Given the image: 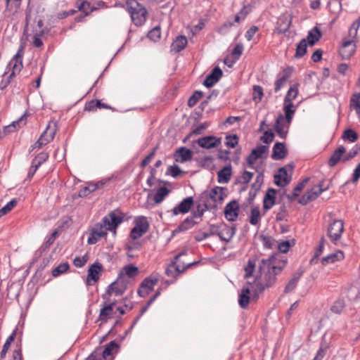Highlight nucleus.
Here are the masks:
<instances>
[{"label": "nucleus", "mask_w": 360, "mask_h": 360, "mask_svg": "<svg viewBox=\"0 0 360 360\" xmlns=\"http://www.w3.org/2000/svg\"><path fill=\"white\" fill-rule=\"evenodd\" d=\"M89 259L87 254H85L83 257H76L73 260V264L76 267L81 268L85 265Z\"/></svg>", "instance_id": "nucleus-64"}, {"label": "nucleus", "mask_w": 360, "mask_h": 360, "mask_svg": "<svg viewBox=\"0 0 360 360\" xmlns=\"http://www.w3.org/2000/svg\"><path fill=\"white\" fill-rule=\"evenodd\" d=\"M295 243V240L282 241L278 244V248L279 252L282 253H286L288 252L290 247L294 245Z\"/></svg>", "instance_id": "nucleus-52"}, {"label": "nucleus", "mask_w": 360, "mask_h": 360, "mask_svg": "<svg viewBox=\"0 0 360 360\" xmlns=\"http://www.w3.org/2000/svg\"><path fill=\"white\" fill-rule=\"evenodd\" d=\"M115 347H117V344L115 341H111L105 345L103 349L101 347L96 348L91 354L94 355L97 360H105L112 354V352Z\"/></svg>", "instance_id": "nucleus-15"}, {"label": "nucleus", "mask_w": 360, "mask_h": 360, "mask_svg": "<svg viewBox=\"0 0 360 360\" xmlns=\"http://www.w3.org/2000/svg\"><path fill=\"white\" fill-rule=\"evenodd\" d=\"M124 214L119 209L111 211L107 216L104 217L102 222L106 230L114 231L116 233L117 227L123 221Z\"/></svg>", "instance_id": "nucleus-7"}, {"label": "nucleus", "mask_w": 360, "mask_h": 360, "mask_svg": "<svg viewBox=\"0 0 360 360\" xmlns=\"http://www.w3.org/2000/svg\"><path fill=\"white\" fill-rule=\"evenodd\" d=\"M243 51V46L242 44H238L235 46L231 51L232 57L234 58V60L232 63H235L236 60L239 59L240 56L242 55Z\"/></svg>", "instance_id": "nucleus-57"}, {"label": "nucleus", "mask_w": 360, "mask_h": 360, "mask_svg": "<svg viewBox=\"0 0 360 360\" xmlns=\"http://www.w3.org/2000/svg\"><path fill=\"white\" fill-rule=\"evenodd\" d=\"M186 254L187 250H183L174 257V260L166 269L165 274H167V276L172 277L173 278L175 279L181 273H183L186 269L198 263V262H191L187 264L186 266H181L180 264H177L176 263L179 261V259L181 256L186 255Z\"/></svg>", "instance_id": "nucleus-6"}, {"label": "nucleus", "mask_w": 360, "mask_h": 360, "mask_svg": "<svg viewBox=\"0 0 360 360\" xmlns=\"http://www.w3.org/2000/svg\"><path fill=\"white\" fill-rule=\"evenodd\" d=\"M203 204H198L196 206V209L193 210L191 212V216L193 217L194 219L196 218H201L202 215L204 214V212L211 208V204H209L205 201L204 200H202Z\"/></svg>", "instance_id": "nucleus-39"}, {"label": "nucleus", "mask_w": 360, "mask_h": 360, "mask_svg": "<svg viewBox=\"0 0 360 360\" xmlns=\"http://www.w3.org/2000/svg\"><path fill=\"white\" fill-rule=\"evenodd\" d=\"M198 222L194 220L193 217L188 216L178 226L177 230L179 231H186L193 228Z\"/></svg>", "instance_id": "nucleus-43"}, {"label": "nucleus", "mask_w": 360, "mask_h": 360, "mask_svg": "<svg viewBox=\"0 0 360 360\" xmlns=\"http://www.w3.org/2000/svg\"><path fill=\"white\" fill-rule=\"evenodd\" d=\"M69 267L70 265L68 262L61 263L52 270V276L53 277H57L60 274L66 272L68 270Z\"/></svg>", "instance_id": "nucleus-49"}, {"label": "nucleus", "mask_w": 360, "mask_h": 360, "mask_svg": "<svg viewBox=\"0 0 360 360\" xmlns=\"http://www.w3.org/2000/svg\"><path fill=\"white\" fill-rule=\"evenodd\" d=\"M25 53V46L23 44H21L18 49L15 55L10 60L7 68L11 70L12 72L8 74L6 72L3 75V79L1 82V88L6 87L11 82V79L15 77L16 74H18L22 68V58Z\"/></svg>", "instance_id": "nucleus-3"}, {"label": "nucleus", "mask_w": 360, "mask_h": 360, "mask_svg": "<svg viewBox=\"0 0 360 360\" xmlns=\"http://www.w3.org/2000/svg\"><path fill=\"white\" fill-rule=\"evenodd\" d=\"M56 131V129L55 126L51 127L50 125H48L39 139H43L42 142L46 145L53 139Z\"/></svg>", "instance_id": "nucleus-38"}, {"label": "nucleus", "mask_w": 360, "mask_h": 360, "mask_svg": "<svg viewBox=\"0 0 360 360\" xmlns=\"http://www.w3.org/2000/svg\"><path fill=\"white\" fill-rule=\"evenodd\" d=\"M127 289V281L120 278L118 276L117 280L112 282L106 290V292L102 295L103 300H108L112 293L116 296L122 295Z\"/></svg>", "instance_id": "nucleus-10"}, {"label": "nucleus", "mask_w": 360, "mask_h": 360, "mask_svg": "<svg viewBox=\"0 0 360 360\" xmlns=\"http://www.w3.org/2000/svg\"><path fill=\"white\" fill-rule=\"evenodd\" d=\"M170 190L165 186H161L156 191L153 195V200L156 204L162 202L169 195Z\"/></svg>", "instance_id": "nucleus-42"}, {"label": "nucleus", "mask_w": 360, "mask_h": 360, "mask_svg": "<svg viewBox=\"0 0 360 360\" xmlns=\"http://www.w3.org/2000/svg\"><path fill=\"white\" fill-rule=\"evenodd\" d=\"M288 215V212L286 209L285 205L283 204L279 207L278 210L276 212V221H281L285 219Z\"/></svg>", "instance_id": "nucleus-55"}, {"label": "nucleus", "mask_w": 360, "mask_h": 360, "mask_svg": "<svg viewBox=\"0 0 360 360\" xmlns=\"http://www.w3.org/2000/svg\"><path fill=\"white\" fill-rule=\"evenodd\" d=\"M345 307V302L343 300H338L331 307V311L335 314H340Z\"/></svg>", "instance_id": "nucleus-58"}, {"label": "nucleus", "mask_w": 360, "mask_h": 360, "mask_svg": "<svg viewBox=\"0 0 360 360\" xmlns=\"http://www.w3.org/2000/svg\"><path fill=\"white\" fill-rule=\"evenodd\" d=\"M134 226L131 229L129 236L132 240H136L148 232L149 222L145 216H139L134 219Z\"/></svg>", "instance_id": "nucleus-8"}, {"label": "nucleus", "mask_w": 360, "mask_h": 360, "mask_svg": "<svg viewBox=\"0 0 360 360\" xmlns=\"http://www.w3.org/2000/svg\"><path fill=\"white\" fill-rule=\"evenodd\" d=\"M304 273L303 270L299 269L292 274V278L288 281L285 287L284 292L289 293L293 291L298 283L299 280Z\"/></svg>", "instance_id": "nucleus-29"}, {"label": "nucleus", "mask_w": 360, "mask_h": 360, "mask_svg": "<svg viewBox=\"0 0 360 360\" xmlns=\"http://www.w3.org/2000/svg\"><path fill=\"white\" fill-rule=\"evenodd\" d=\"M221 143V139L213 136H207L200 138L198 144L203 148L210 149L218 146Z\"/></svg>", "instance_id": "nucleus-22"}, {"label": "nucleus", "mask_w": 360, "mask_h": 360, "mask_svg": "<svg viewBox=\"0 0 360 360\" xmlns=\"http://www.w3.org/2000/svg\"><path fill=\"white\" fill-rule=\"evenodd\" d=\"M22 0H0L1 2H4L6 5V12L9 13L11 15H14L17 13L20 8Z\"/></svg>", "instance_id": "nucleus-32"}, {"label": "nucleus", "mask_w": 360, "mask_h": 360, "mask_svg": "<svg viewBox=\"0 0 360 360\" xmlns=\"http://www.w3.org/2000/svg\"><path fill=\"white\" fill-rule=\"evenodd\" d=\"M193 205L194 200L193 197H187L172 209L173 214L178 215L179 214L188 213Z\"/></svg>", "instance_id": "nucleus-17"}, {"label": "nucleus", "mask_w": 360, "mask_h": 360, "mask_svg": "<svg viewBox=\"0 0 360 360\" xmlns=\"http://www.w3.org/2000/svg\"><path fill=\"white\" fill-rule=\"evenodd\" d=\"M102 265L98 262L91 264L88 270V274L86 277V283L90 285V282L92 281L96 282L99 279L100 272L102 270Z\"/></svg>", "instance_id": "nucleus-25"}, {"label": "nucleus", "mask_w": 360, "mask_h": 360, "mask_svg": "<svg viewBox=\"0 0 360 360\" xmlns=\"http://www.w3.org/2000/svg\"><path fill=\"white\" fill-rule=\"evenodd\" d=\"M288 150L284 143L276 142L273 148L271 158L275 160H282L286 157Z\"/></svg>", "instance_id": "nucleus-24"}, {"label": "nucleus", "mask_w": 360, "mask_h": 360, "mask_svg": "<svg viewBox=\"0 0 360 360\" xmlns=\"http://www.w3.org/2000/svg\"><path fill=\"white\" fill-rule=\"evenodd\" d=\"M286 263V260L279 259L275 255L261 260L259 264V281L257 283L260 292L271 287L276 283V276L281 274Z\"/></svg>", "instance_id": "nucleus-1"}, {"label": "nucleus", "mask_w": 360, "mask_h": 360, "mask_svg": "<svg viewBox=\"0 0 360 360\" xmlns=\"http://www.w3.org/2000/svg\"><path fill=\"white\" fill-rule=\"evenodd\" d=\"M203 93L200 91H195L188 101V105L193 107L196 105L198 101L202 97Z\"/></svg>", "instance_id": "nucleus-54"}, {"label": "nucleus", "mask_w": 360, "mask_h": 360, "mask_svg": "<svg viewBox=\"0 0 360 360\" xmlns=\"http://www.w3.org/2000/svg\"><path fill=\"white\" fill-rule=\"evenodd\" d=\"M309 180V178L307 177L304 179L302 181L299 182L297 184V186L294 188L292 193L291 194L287 195V198L288 199V200L294 201L300 195V193L303 190Z\"/></svg>", "instance_id": "nucleus-34"}, {"label": "nucleus", "mask_w": 360, "mask_h": 360, "mask_svg": "<svg viewBox=\"0 0 360 360\" xmlns=\"http://www.w3.org/2000/svg\"><path fill=\"white\" fill-rule=\"evenodd\" d=\"M109 181L110 179H104L96 182H91L79 190L78 195L81 198L86 197L89 193L103 188Z\"/></svg>", "instance_id": "nucleus-14"}, {"label": "nucleus", "mask_w": 360, "mask_h": 360, "mask_svg": "<svg viewBox=\"0 0 360 360\" xmlns=\"http://www.w3.org/2000/svg\"><path fill=\"white\" fill-rule=\"evenodd\" d=\"M25 53V46L23 44H21L18 49L15 55L10 60L7 68L11 70L12 72L8 74L6 72L3 75V79L1 82V88L6 87L11 82V79L15 77L16 74H18L22 68V58Z\"/></svg>", "instance_id": "nucleus-2"}, {"label": "nucleus", "mask_w": 360, "mask_h": 360, "mask_svg": "<svg viewBox=\"0 0 360 360\" xmlns=\"http://www.w3.org/2000/svg\"><path fill=\"white\" fill-rule=\"evenodd\" d=\"M358 134L352 129H347L344 131L342 138L344 140H347L351 143H354L358 139Z\"/></svg>", "instance_id": "nucleus-46"}, {"label": "nucleus", "mask_w": 360, "mask_h": 360, "mask_svg": "<svg viewBox=\"0 0 360 360\" xmlns=\"http://www.w3.org/2000/svg\"><path fill=\"white\" fill-rule=\"evenodd\" d=\"M106 227L104 226L103 224H97L91 229L89 236L87 240V243L89 245L96 244L101 238L107 236Z\"/></svg>", "instance_id": "nucleus-13"}, {"label": "nucleus", "mask_w": 360, "mask_h": 360, "mask_svg": "<svg viewBox=\"0 0 360 360\" xmlns=\"http://www.w3.org/2000/svg\"><path fill=\"white\" fill-rule=\"evenodd\" d=\"M78 8L80 11L84 13L85 16L88 15L91 12L97 10V8L91 7V4L87 1H82L78 6Z\"/></svg>", "instance_id": "nucleus-51"}, {"label": "nucleus", "mask_w": 360, "mask_h": 360, "mask_svg": "<svg viewBox=\"0 0 360 360\" xmlns=\"http://www.w3.org/2000/svg\"><path fill=\"white\" fill-rule=\"evenodd\" d=\"M26 124V114L22 115L18 120L13 122L5 127V131L11 133Z\"/></svg>", "instance_id": "nucleus-41"}, {"label": "nucleus", "mask_w": 360, "mask_h": 360, "mask_svg": "<svg viewBox=\"0 0 360 360\" xmlns=\"http://www.w3.org/2000/svg\"><path fill=\"white\" fill-rule=\"evenodd\" d=\"M278 172L274 175V182L278 186L284 187L290 183V179L287 177V170L285 167H281Z\"/></svg>", "instance_id": "nucleus-31"}, {"label": "nucleus", "mask_w": 360, "mask_h": 360, "mask_svg": "<svg viewBox=\"0 0 360 360\" xmlns=\"http://www.w3.org/2000/svg\"><path fill=\"white\" fill-rule=\"evenodd\" d=\"M226 188L215 186L210 193H204L201 195V200L205 201L207 199H211L213 201V205H211V207H217V203H221L224 199L226 197Z\"/></svg>", "instance_id": "nucleus-9"}, {"label": "nucleus", "mask_w": 360, "mask_h": 360, "mask_svg": "<svg viewBox=\"0 0 360 360\" xmlns=\"http://www.w3.org/2000/svg\"><path fill=\"white\" fill-rule=\"evenodd\" d=\"M231 165L229 163L223 169L219 170L217 174V181L220 184H227L231 177Z\"/></svg>", "instance_id": "nucleus-30"}, {"label": "nucleus", "mask_w": 360, "mask_h": 360, "mask_svg": "<svg viewBox=\"0 0 360 360\" xmlns=\"http://www.w3.org/2000/svg\"><path fill=\"white\" fill-rule=\"evenodd\" d=\"M321 37V32L317 27H313L309 31L307 41H308L309 45L312 46L316 43Z\"/></svg>", "instance_id": "nucleus-37"}, {"label": "nucleus", "mask_w": 360, "mask_h": 360, "mask_svg": "<svg viewBox=\"0 0 360 360\" xmlns=\"http://www.w3.org/2000/svg\"><path fill=\"white\" fill-rule=\"evenodd\" d=\"M161 31L160 26H156L152 29L148 34V37L153 41H157L160 39Z\"/></svg>", "instance_id": "nucleus-56"}, {"label": "nucleus", "mask_w": 360, "mask_h": 360, "mask_svg": "<svg viewBox=\"0 0 360 360\" xmlns=\"http://www.w3.org/2000/svg\"><path fill=\"white\" fill-rule=\"evenodd\" d=\"M360 152V145L356 144L348 153L345 151L343 158V162H345L354 157H356Z\"/></svg>", "instance_id": "nucleus-50"}, {"label": "nucleus", "mask_w": 360, "mask_h": 360, "mask_svg": "<svg viewBox=\"0 0 360 360\" xmlns=\"http://www.w3.org/2000/svg\"><path fill=\"white\" fill-rule=\"evenodd\" d=\"M223 72L222 70L217 66L215 67L209 74L205 81L203 82V84L208 88L213 86L220 78L222 77Z\"/></svg>", "instance_id": "nucleus-19"}, {"label": "nucleus", "mask_w": 360, "mask_h": 360, "mask_svg": "<svg viewBox=\"0 0 360 360\" xmlns=\"http://www.w3.org/2000/svg\"><path fill=\"white\" fill-rule=\"evenodd\" d=\"M139 271L138 267L133 264H129L122 268L121 271L119 273L118 276L122 280H124V276L129 278H134L139 274Z\"/></svg>", "instance_id": "nucleus-28"}, {"label": "nucleus", "mask_w": 360, "mask_h": 360, "mask_svg": "<svg viewBox=\"0 0 360 360\" xmlns=\"http://www.w3.org/2000/svg\"><path fill=\"white\" fill-rule=\"evenodd\" d=\"M355 52V45L353 40H347L342 43L340 54L342 59L348 60Z\"/></svg>", "instance_id": "nucleus-23"}, {"label": "nucleus", "mask_w": 360, "mask_h": 360, "mask_svg": "<svg viewBox=\"0 0 360 360\" xmlns=\"http://www.w3.org/2000/svg\"><path fill=\"white\" fill-rule=\"evenodd\" d=\"M17 205V200L13 199L8 202L5 206L0 209V217L10 212Z\"/></svg>", "instance_id": "nucleus-61"}, {"label": "nucleus", "mask_w": 360, "mask_h": 360, "mask_svg": "<svg viewBox=\"0 0 360 360\" xmlns=\"http://www.w3.org/2000/svg\"><path fill=\"white\" fill-rule=\"evenodd\" d=\"M49 158V154L47 153L41 152L39 153L32 161L35 165H37L38 167H40L41 164L46 162Z\"/></svg>", "instance_id": "nucleus-53"}, {"label": "nucleus", "mask_w": 360, "mask_h": 360, "mask_svg": "<svg viewBox=\"0 0 360 360\" xmlns=\"http://www.w3.org/2000/svg\"><path fill=\"white\" fill-rule=\"evenodd\" d=\"M276 193L274 188H270L267 190L263 200V209L265 210H270L276 203Z\"/></svg>", "instance_id": "nucleus-27"}, {"label": "nucleus", "mask_w": 360, "mask_h": 360, "mask_svg": "<svg viewBox=\"0 0 360 360\" xmlns=\"http://www.w3.org/2000/svg\"><path fill=\"white\" fill-rule=\"evenodd\" d=\"M298 94L297 85H293L288 89L285 98V102H292V100L295 99Z\"/></svg>", "instance_id": "nucleus-48"}, {"label": "nucleus", "mask_w": 360, "mask_h": 360, "mask_svg": "<svg viewBox=\"0 0 360 360\" xmlns=\"http://www.w3.org/2000/svg\"><path fill=\"white\" fill-rule=\"evenodd\" d=\"M343 231V221L340 219L334 220L329 224L328 236L330 238L331 242L335 243L341 238Z\"/></svg>", "instance_id": "nucleus-11"}, {"label": "nucleus", "mask_w": 360, "mask_h": 360, "mask_svg": "<svg viewBox=\"0 0 360 360\" xmlns=\"http://www.w3.org/2000/svg\"><path fill=\"white\" fill-rule=\"evenodd\" d=\"M264 181V174L262 173H259L255 180V182L252 184L251 188L252 190H255L256 191H259L261 188V186Z\"/></svg>", "instance_id": "nucleus-62"}, {"label": "nucleus", "mask_w": 360, "mask_h": 360, "mask_svg": "<svg viewBox=\"0 0 360 360\" xmlns=\"http://www.w3.org/2000/svg\"><path fill=\"white\" fill-rule=\"evenodd\" d=\"M344 258V253L342 251H338L335 253L328 255L321 259L323 265L335 263L337 261H340Z\"/></svg>", "instance_id": "nucleus-36"}, {"label": "nucleus", "mask_w": 360, "mask_h": 360, "mask_svg": "<svg viewBox=\"0 0 360 360\" xmlns=\"http://www.w3.org/2000/svg\"><path fill=\"white\" fill-rule=\"evenodd\" d=\"M187 42V38L185 36H178L172 44L171 49L176 53L180 52L185 49Z\"/></svg>", "instance_id": "nucleus-33"}, {"label": "nucleus", "mask_w": 360, "mask_h": 360, "mask_svg": "<svg viewBox=\"0 0 360 360\" xmlns=\"http://www.w3.org/2000/svg\"><path fill=\"white\" fill-rule=\"evenodd\" d=\"M115 306V302H112L108 304L105 302L103 304V307L100 310L98 320L101 321L102 323H106L108 319L112 317Z\"/></svg>", "instance_id": "nucleus-18"}, {"label": "nucleus", "mask_w": 360, "mask_h": 360, "mask_svg": "<svg viewBox=\"0 0 360 360\" xmlns=\"http://www.w3.org/2000/svg\"><path fill=\"white\" fill-rule=\"evenodd\" d=\"M250 293L249 288L245 287L241 290L238 297V304L242 309H246L250 302Z\"/></svg>", "instance_id": "nucleus-35"}, {"label": "nucleus", "mask_w": 360, "mask_h": 360, "mask_svg": "<svg viewBox=\"0 0 360 360\" xmlns=\"http://www.w3.org/2000/svg\"><path fill=\"white\" fill-rule=\"evenodd\" d=\"M158 283V278L155 276H150L146 278L141 283L139 289L138 294L141 297H146L153 290L154 286Z\"/></svg>", "instance_id": "nucleus-12"}, {"label": "nucleus", "mask_w": 360, "mask_h": 360, "mask_svg": "<svg viewBox=\"0 0 360 360\" xmlns=\"http://www.w3.org/2000/svg\"><path fill=\"white\" fill-rule=\"evenodd\" d=\"M239 209L240 207L236 200L231 201L224 207L225 218L229 221H236L239 214Z\"/></svg>", "instance_id": "nucleus-16"}, {"label": "nucleus", "mask_w": 360, "mask_h": 360, "mask_svg": "<svg viewBox=\"0 0 360 360\" xmlns=\"http://www.w3.org/2000/svg\"><path fill=\"white\" fill-rule=\"evenodd\" d=\"M291 71L290 69H285L283 71L282 75L280 76L275 82L274 90L278 92L284 86L288 79L290 77Z\"/></svg>", "instance_id": "nucleus-40"}, {"label": "nucleus", "mask_w": 360, "mask_h": 360, "mask_svg": "<svg viewBox=\"0 0 360 360\" xmlns=\"http://www.w3.org/2000/svg\"><path fill=\"white\" fill-rule=\"evenodd\" d=\"M268 146L260 145L257 148H254L250 155L247 158V162L249 165H252L255 164L256 160L258 158L262 157L263 154L266 153L268 152Z\"/></svg>", "instance_id": "nucleus-21"}, {"label": "nucleus", "mask_w": 360, "mask_h": 360, "mask_svg": "<svg viewBox=\"0 0 360 360\" xmlns=\"http://www.w3.org/2000/svg\"><path fill=\"white\" fill-rule=\"evenodd\" d=\"M350 108L356 111L360 117V93L354 94L350 98Z\"/></svg>", "instance_id": "nucleus-45"}, {"label": "nucleus", "mask_w": 360, "mask_h": 360, "mask_svg": "<svg viewBox=\"0 0 360 360\" xmlns=\"http://www.w3.org/2000/svg\"><path fill=\"white\" fill-rule=\"evenodd\" d=\"M238 143V137L236 134L226 136L225 144L230 148H235Z\"/></svg>", "instance_id": "nucleus-59"}, {"label": "nucleus", "mask_w": 360, "mask_h": 360, "mask_svg": "<svg viewBox=\"0 0 360 360\" xmlns=\"http://www.w3.org/2000/svg\"><path fill=\"white\" fill-rule=\"evenodd\" d=\"M345 154V148L343 146H338L328 160V165L330 167H335L338 162H343V158Z\"/></svg>", "instance_id": "nucleus-20"}, {"label": "nucleus", "mask_w": 360, "mask_h": 360, "mask_svg": "<svg viewBox=\"0 0 360 360\" xmlns=\"http://www.w3.org/2000/svg\"><path fill=\"white\" fill-rule=\"evenodd\" d=\"M225 230H226V233L228 236V238H224L223 236V234L219 231V226L216 225V224H211L209 226L208 231L203 232V233L196 236L195 240L197 241H202V240L210 237L211 236L217 235L221 240L228 242L234 236L236 229L234 227L231 228V227L226 226Z\"/></svg>", "instance_id": "nucleus-5"}, {"label": "nucleus", "mask_w": 360, "mask_h": 360, "mask_svg": "<svg viewBox=\"0 0 360 360\" xmlns=\"http://www.w3.org/2000/svg\"><path fill=\"white\" fill-rule=\"evenodd\" d=\"M127 6L134 24L141 26L146 20L148 12L146 8L135 0L128 1Z\"/></svg>", "instance_id": "nucleus-4"}, {"label": "nucleus", "mask_w": 360, "mask_h": 360, "mask_svg": "<svg viewBox=\"0 0 360 360\" xmlns=\"http://www.w3.org/2000/svg\"><path fill=\"white\" fill-rule=\"evenodd\" d=\"M255 268V263L254 261L249 259L247 265L245 267V278H250L252 276V273Z\"/></svg>", "instance_id": "nucleus-63"}, {"label": "nucleus", "mask_w": 360, "mask_h": 360, "mask_svg": "<svg viewBox=\"0 0 360 360\" xmlns=\"http://www.w3.org/2000/svg\"><path fill=\"white\" fill-rule=\"evenodd\" d=\"M192 158V150L186 147H181L174 153L175 160L181 163L191 160Z\"/></svg>", "instance_id": "nucleus-26"}, {"label": "nucleus", "mask_w": 360, "mask_h": 360, "mask_svg": "<svg viewBox=\"0 0 360 360\" xmlns=\"http://www.w3.org/2000/svg\"><path fill=\"white\" fill-rule=\"evenodd\" d=\"M166 174L172 175L174 178H176L182 174V171L178 165H174L167 168Z\"/></svg>", "instance_id": "nucleus-60"}, {"label": "nucleus", "mask_w": 360, "mask_h": 360, "mask_svg": "<svg viewBox=\"0 0 360 360\" xmlns=\"http://www.w3.org/2000/svg\"><path fill=\"white\" fill-rule=\"evenodd\" d=\"M260 221V210L258 207H255L251 210L250 216V223L252 225H257Z\"/></svg>", "instance_id": "nucleus-47"}, {"label": "nucleus", "mask_w": 360, "mask_h": 360, "mask_svg": "<svg viewBox=\"0 0 360 360\" xmlns=\"http://www.w3.org/2000/svg\"><path fill=\"white\" fill-rule=\"evenodd\" d=\"M307 39L304 38L297 44L294 58H300L303 57L307 53Z\"/></svg>", "instance_id": "nucleus-44"}]
</instances>
